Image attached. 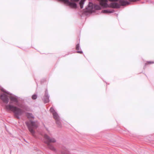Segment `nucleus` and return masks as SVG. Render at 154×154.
<instances>
[{"label": "nucleus", "instance_id": "obj_1", "mask_svg": "<svg viewBox=\"0 0 154 154\" xmlns=\"http://www.w3.org/2000/svg\"><path fill=\"white\" fill-rule=\"evenodd\" d=\"M20 108L10 104L5 105V109L7 110H11L14 113V116L17 119H20V116L25 111H29L28 106L23 105H18Z\"/></svg>", "mask_w": 154, "mask_h": 154}, {"label": "nucleus", "instance_id": "obj_2", "mask_svg": "<svg viewBox=\"0 0 154 154\" xmlns=\"http://www.w3.org/2000/svg\"><path fill=\"white\" fill-rule=\"evenodd\" d=\"M100 1V5L103 8L111 7L113 8H118L120 7V6H125L129 5L130 3L126 0H120L119 4L117 2L111 3L109 5L107 3L108 0H98Z\"/></svg>", "mask_w": 154, "mask_h": 154}, {"label": "nucleus", "instance_id": "obj_3", "mask_svg": "<svg viewBox=\"0 0 154 154\" xmlns=\"http://www.w3.org/2000/svg\"><path fill=\"white\" fill-rule=\"evenodd\" d=\"M44 137L45 138L44 142L47 144L48 148L54 152H57L56 149L50 143L56 142V140L54 138L49 137L46 134L44 135Z\"/></svg>", "mask_w": 154, "mask_h": 154}, {"label": "nucleus", "instance_id": "obj_4", "mask_svg": "<svg viewBox=\"0 0 154 154\" xmlns=\"http://www.w3.org/2000/svg\"><path fill=\"white\" fill-rule=\"evenodd\" d=\"M26 124L29 131L33 136L35 137H36V136L35 134V131L34 130L36 129L38 127L37 124L35 122L32 121H30V123L28 122H26Z\"/></svg>", "mask_w": 154, "mask_h": 154}, {"label": "nucleus", "instance_id": "obj_5", "mask_svg": "<svg viewBox=\"0 0 154 154\" xmlns=\"http://www.w3.org/2000/svg\"><path fill=\"white\" fill-rule=\"evenodd\" d=\"M50 110V112L52 113L53 118L55 120L58 119L60 118L58 113L53 107L51 108Z\"/></svg>", "mask_w": 154, "mask_h": 154}, {"label": "nucleus", "instance_id": "obj_6", "mask_svg": "<svg viewBox=\"0 0 154 154\" xmlns=\"http://www.w3.org/2000/svg\"><path fill=\"white\" fill-rule=\"evenodd\" d=\"M49 96L48 94V90L46 89L45 91L44 96L42 98V100L45 103H46L49 102Z\"/></svg>", "mask_w": 154, "mask_h": 154}, {"label": "nucleus", "instance_id": "obj_7", "mask_svg": "<svg viewBox=\"0 0 154 154\" xmlns=\"http://www.w3.org/2000/svg\"><path fill=\"white\" fill-rule=\"evenodd\" d=\"M0 99L3 102L8 103L9 102V99L7 95L5 94H1L0 96Z\"/></svg>", "mask_w": 154, "mask_h": 154}, {"label": "nucleus", "instance_id": "obj_8", "mask_svg": "<svg viewBox=\"0 0 154 154\" xmlns=\"http://www.w3.org/2000/svg\"><path fill=\"white\" fill-rule=\"evenodd\" d=\"M94 8V5L91 2L89 3L87 7L86 8V9L87 10V11L89 12H92Z\"/></svg>", "mask_w": 154, "mask_h": 154}, {"label": "nucleus", "instance_id": "obj_9", "mask_svg": "<svg viewBox=\"0 0 154 154\" xmlns=\"http://www.w3.org/2000/svg\"><path fill=\"white\" fill-rule=\"evenodd\" d=\"M10 98L11 101L15 102L17 103H18V99L19 97L17 96L13 95V96H10Z\"/></svg>", "mask_w": 154, "mask_h": 154}, {"label": "nucleus", "instance_id": "obj_10", "mask_svg": "<svg viewBox=\"0 0 154 154\" xmlns=\"http://www.w3.org/2000/svg\"><path fill=\"white\" fill-rule=\"evenodd\" d=\"M62 154H69V152L68 150L65 147H63L61 151Z\"/></svg>", "mask_w": 154, "mask_h": 154}, {"label": "nucleus", "instance_id": "obj_11", "mask_svg": "<svg viewBox=\"0 0 154 154\" xmlns=\"http://www.w3.org/2000/svg\"><path fill=\"white\" fill-rule=\"evenodd\" d=\"M26 116L28 119H34V116L32 113L26 112Z\"/></svg>", "mask_w": 154, "mask_h": 154}, {"label": "nucleus", "instance_id": "obj_12", "mask_svg": "<svg viewBox=\"0 0 154 154\" xmlns=\"http://www.w3.org/2000/svg\"><path fill=\"white\" fill-rule=\"evenodd\" d=\"M85 0H81L79 2V4L80 5V8L82 9L83 8V5L85 3Z\"/></svg>", "mask_w": 154, "mask_h": 154}, {"label": "nucleus", "instance_id": "obj_13", "mask_svg": "<svg viewBox=\"0 0 154 154\" xmlns=\"http://www.w3.org/2000/svg\"><path fill=\"white\" fill-rule=\"evenodd\" d=\"M55 120L56 123L57 125L59 127H60L61 125V123L60 118L58 119H56Z\"/></svg>", "mask_w": 154, "mask_h": 154}, {"label": "nucleus", "instance_id": "obj_14", "mask_svg": "<svg viewBox=\"0 0 154 154\" xmlns=\"http://www.w3.org/2000/svg\"><path fill=\"white\" fill-rule=\"evenodd\" d=\"M114 12L113 10L110 11L108 10H103L102 11V12L103 13H112Z\"/></svg>", "mask_w": 154, "mask_h": 154}, {"label": "nucleus", "instance_id": "obj_15", "mask_svg": "<svg viewBox=\"0 0 154 154\" xmlns=\"http://www.w3.org/2000/svg\"><path fill=\"white\" fill-rule=\"evenodd\" d=\"M94 8L95 10H98L101 9V7L99 5H94Z\"/></svg>", "mask_w": 154, "mask_h": 154}, {"label": "nucleus", "instance_id": "obj_16", "mask_svg": "<svg viewBox=\"0 0 154 154\" xmlns=\"http://www.w3.org/2000/svg\"><path fill=\"white\" fill-rule=\"evenodd\" d=\"M1 90L2 91H3V92L6 93L7 94H9V95H11L12 94L10 92L5 91L3 88H1Z\"/></svg>", "mask_w": 154, "mask_h": 154}, {"label": "nucleus", "instance_id": "obj_17", "mask_svg": "<svg viewBox=\"0 0 154 154\" xmlns=\"http://www.w3.org/2000/svg\"><path fill=\"white\" fill-rule=\"evenodd\" d=\"M76 49L78 50H79V49H80V46H79V43H78V44L76 45Z\"/></svg>", "mask_w": 154, "mask_h": 154}, {"label": "nucleus", "instance_id": "obj_18", "mask_svg": "<svg viewBox=\"0 0 154 154\" xmlns=\"http://www.w3.org/2000/svg\"><path fill=\"white\" fill-rule=\"evenodd\" d=\"M37 98V95L36 94H34L32 96V98L33 100H35Z\"/></svg>", "mask_w": 154, "mask_h": 154}, {"label": "nucleus", "instance_id": "obj_19", "mask_svg": "<svg viewBox=\"0 0 154 154\" xmlns=\"http://www.w3.org/2000/svg\"><path fill=\"white\" fill-rule=\"evenodd\" d=\"M77 53H80V54H82L83 53V52L82 51H77Z\"/></svg>", "mask_w": 154, "mask_h": 154}, {"label": "nucleus", "instance_id": "obj_20", "mask_svg": "<svg viewBox=\"0 0 154 154\" xmlns=\"http://www.w3.org/2000/svg\"><path fill=\"white\" fill-rule=\"evenodd\" d=\"M147 63L148 64H151L153 63L154 62H153L152 61H148Z\"/></svg>", "mask_w": 154, "mask_h": 154}]
</instances>
